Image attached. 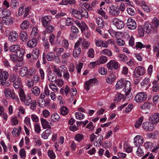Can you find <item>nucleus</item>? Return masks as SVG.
Returning a JSON list of instances; mask_svg holds the SVG:
<instances>
[{
  "instance_id": "f257e3e1",
  "label": "nucleus",
  "mask_w": 159,
  "mask_h": 159,
  "mask_svg": "<svg viewBox=\"0 0 159 159\" xmlns=\"http://www.w3.org/2000/svg\"><path fill=\"white\" fill-rule=\"evenodd\" d=\"M10 79L11 81L13 82L14 87L15 89H18L20 87L21 83V80L17 74H11Z\"/></svg>"
},
{
  "instance_id": "f03ea898",
  "label": "nucleus",
  "mask_w": 159,
  "mask_h": 159,
  "mask_svg": "<svg viewBox=\"0 0 159 159\" xmlns=\"http://www.w3.org/2000/svg\"><path fill=\"white\" fill-rule=\"evenodd\" d=\"M9 75L7 71H4L2 72L0 75V84L2 86H8L10 85V84L6 80L8 79Z\"/></svg>"
},
{
  "instance_id": "7ed1b4c3",
  "label": "nucleus",
  "mask_w": 159,
  "mask_h": 159,
  "mask_svg": "<svg viewBox=\"0 0 159 159\" xmlns=\"http://www.w3.org/2000/svg\"><path fill=\"white\" fill-rule=\"evenodd\" d=\"M30 8L29 7H26L25 5L23 4L21 5L18 10V14L19 16H22L24 13V17H26L28 15Z\"/></svg>"
},
{
  "instance_id": "20e7f679",
  "label": "nucleus",
  "mask_w": 159,
  "mask_h": 159,
  "mask_svg": "<svg viewBox=\"0 0 159 159\" xmlns=\"http://www.w3.org/2000/svg\"><path fill=\"white\" fill-rule=\"evenodd\" d=\"M144 68L141 66L136 67L134 71V76L135 78L138 77L143 75L145 73Z\"/></svg>"
},
{
  "instance_id": "39448f33",
  "label": "nucleus",
  "mask_w": 159,
  "mask_h": 159,
  "mask_svg": "<svg viewBox=\"0 0 159 159\" xmlns=\"http://www.w3.org/2000/svg\"><path fill=\"white\" fill-rule=\"evenodd\" d=\"M147 98V96L145 93L141 92L137 94L135 97V101L138 103L141 102L145 101Z\"/></svg>"
},
{
  "instance_id": "423d86ee",
  "label": "nucleus",
  "mask_w": 159,
  "mask_h": 159,
  "mask_svg": "<svg viewBox=\"0 0 159 159\" xmlns=\"http://www.w3.org/2000/svg\"><path fill=\"white\" fill-rule=\"evenodd\" d=\"M109 13L111 16H117L120 14V10H118V6L112 5L109 7Z\"/></svg>"
},
{
  "instance_id": "0eeeda50",
  "label": "nucleus",
  "mask_w": 159,
  "mask_h": 159,
  "mask_svg": "<svg viewBox=\"0 0 159 159\" xmlns=\"http://www.w3.org/2000/svg\"><path fill=\"white\" fill-rule=\"evenodd\" d=\"M79 43L78 42H76L74 46L73 55V57L75 58H77L80 56L81 52V49L80 47Z\"/></svg>"
},
{
  "instance_id": "6e6552de",
  "label": "nucleus",
  "mask_w": 159,
  "mask_h": 159,
  "mask_svg": "<svg viewBox=\"0 0 159 159\" xmlns=\"http://www.w3.org/2000/svg\"><path fill=\"white\" fill-rule=\"evenodd\" d=\"M142 127L143 129L146 131H152L153 130L154 126L151 122H143L142 125Z\"/></svg>"
},
{
  "instance_id": "1a4fd4ad",
  "label": "nucleus",
  "mask_w": 159,
  "mask_h": 159,
  "mask_svg": "<svg viewBox=\"0 0 159 159\" xmlns=\"http://www.w3.org/2000/svg\"><path fill=\"white\" fill-rule=\"evenodd\" d=\"M112 22L113 24L116 26L118 29H121L124 27L125 24L123 21L117 18H115L113 19Z\"/></svg>"
},
{
  "instance_id": "9d476101",
  "label": "nucleus",
  "mask_w": 159,
  "mask_h": 159,
  "mask_svg": "<svg viewBox=\"0 0 159 159\" xmlns=\"http://www.w3.org/2000/svg\"><path fill=\"white\" fill-rule=\"evenodd\" d=\"M107 67L110 70H117L118 68V62L114 60H111L107 63Z\"/></svg>"
},
{
  "instance_id": "9b49d317",
  "label": "nucleus",
  "mask_w": 159,
  "mask_h": 159,
  "mask_svg": "<svg viewBox=\"0 0 159 159\" xmlns=\"http://www.w3.org/2000/svg\"><path fill=\"white\" fill-rule=\"evenodd\" d=\"M97 81V80L95 78L90 79L86 81L84 86L85 89L87 91L89 90L92 86L95 84Z\"/></svg>"
},
{
  "instance_id": "f8f14e48",
  "label": "nucleus",
  "mask_w": 159,
  "mask_h": 159,
  "mask_svg": "<svg viewBox=\"0 0 159 159\" xmlns=\"http://www.w3.org/2000/svg\"><path fill=\"white\" fill-rule=\"evenodd\" d=\"M149 120L153 124H157L159 122V113H156L152 114L149 117Z\"/></svg>"
},
{
  "instance_id": "ddd939ff",
  "label": "nucleus",
  "mask_w": 159,
  "mask_h": 159,
  "mask_svg": "<svg viewBox=\"0 0 159 159\" xmlns=\"http://www.w3.org/2000/svg\"><path fill=\"white\" fill-rule=\"evenodd\" d=\"M76 42L79 43L80 46L81 43L84 49L88 48L90 45L89 42L84 38H80Z\"/></svg>"
},
{
  "instance_id": "4468645a",
  "label": "nucleus",
  "mask_w": 159,
  "mask_h": 159,
  "mask_svg": "<svg viewBox=\"0 0 159 159\" xmlns=\"http://www.w3.org/2000/svg\"><path fill=\"white\" fill-rule=\"evenodd\" d=\"M126 25L128 28L130 30H134L137 27V25L135 20L131 18L128 19Z\"/></svg>"
},
{
  "instance_id": "2eb2a0df",
  "label": "nucleus",
  "mask_w": 159,
  "mask_h": 159,
  "mask_svg": "<svg viewBox=\"0 0 159 159\" xmlns=\"http://www.w3.org/2000/svg\"><path fill=\"white\" fill-rule=\"evenodd\" d=\"M11 11L7 9L0 8V18H4L9 17L11 15Z\"/></svg>"
},
{
  "instance_id": "dca6fc26",
  "label": "nucleus",
  "mask_w": 159,
  "mask_h": 159,
  "mask_svg": "<svg viewBox=\"0 0 159 159\" xmlns=\"http://www.w3.org/2000/svg\"><path fill=\"white\" fill-rule=\"evenodd\" d=\"M131 84L130 81L126 80L124 85V89L123 91L125 93V95H127L130 92L131 90Z\"/></svg>"
},
{
  "instance_id": "f3484780",
  "label": "nucleus",
  "mask_w": 159,
  "mask_h": 159,
  "mask_svg": "<svg viewBox=\"0 0 159 159\" xmlns=\"http://www.w3.org/2000/svg\"><path fill=\"white\" fill-rule=\"evenodd\" d=\"M52 17L49 16H46L43 17L42 19L43 25L44 27L49 25L52 20Z\"/></svg>"
},
{
  "instance_id": "a211bd4d",
  "label": "nucleus",
  "mask_w": 159,
  "mask_h": 159,
  "mask_svg": "<svg viewBox=\"0 0 159 159\" xmlns=\"http://www.w3.org/2000/svg\"><path fill=\"white\" fill-rule=\"evenodd\" d=\"M18 34L16 31H12L10 33L8 39L11 42H15L18 39Z\"/></svg>"
},
{
  "instance_id": "6ab92c4d",
  "label": "nucleus",
  "mask_w": 159,
  "mask_h": 159,
  "mask_svg": "<svg viewBox=\"0 0 159 159\" xmlns=\"http://www.w3.org/2000/svg\"><path fill=\"white\" fill-rule=\"evenodd\" d=\"M134 143L136 147L142 145L143 143V137L139 135L136 136L134 138Z\"/></svg>"
},
{
  "instance_id": "aec40b11",
  "label": "nucleus",
  "mask_w": 159,
  "mask_h": 159,
  "mask_svg": "<svg viewBox=\"0 0 159 159\" xmlns=\"http://www.w3.org/2000/svg\"><path fill=\"white\" fill-rule=\"evenodd\" d=\"M144 30L147 33L149 34L151 32L153 28L151 24L148 22H146L143 25Z\"/></svg>"
},
{
  "instance_id": "412c9836",
  "label": "nucleus",
  "mask_w": 159,
  "mask_h": 159,
  "mask_svg": "<svg viewBox=\"0 0 159 159\" xmlns=\"http://www.w3.org/2000/svg\"><path fill=\"white\" fill-rule=\"evenodd\" d=\"M37 40L36 39H33L29 41L27 44L28 47L32 48L35 47L37 44Z\"/></svg>"
},
{
  "instance_id": "4be33fe9",
  "label": "nucleus",
  "mask_w": 159,
  "mask_h": 159,
  "mask_svg": "<svg viewBox=\"0 0 159 159\" xmlns=\"http://www.w3.org/2000/svg\"><path fill=\"white\" fill-rule=\"evenodd\" d=\"M60 67L62 69L61 71L63 70V75L64 78L67 80H68L70 78V74L67 70V68L64 65L60 66Z\"/></svg>"
},
{
  "instance_id": "5701e85b",
  "label": "nucleus",
  "mask_w": 159,
  "mask_h": 159,
  "mask_svg": "<svg viewBox=\"0 0 159 159\" xmlns=\"http://www.w3.org/2000/svg\"><path fill=\"white\" fill-rule=\"evenodd\" d=\"M126 80L124 79H121L118 81L116 85V89H119L124 87Z\"/></svg>"
},
{
  "instance_id": "b1692460",
  "label": "nucleus",
  "mask_w": 159,
  "mask_h": 159,
  "mask_svg": "<svg viewBox=\"0 0 159 159\" xmlns=\"http://www.w3.org/2000/svg\"><path fill=\"white\" fill-rule=\"evenodd\" d=\"M46 58L48 61H53L57 58L58 59V62H60L59 58L55 56L54 53L52 52L48 53L46 55Z\"/></svg>"
},
{
  "instance_id": "393cba45",
  "label": "nucleus",
  "mask_w": 159,
  "mask_h": 159,
  "mask_svg": "<svg viewBox=\"0 0 159 159\" xmlns=\"http://www.w3.org/2000/svg\"><path fill=\"white\" fill-rule=\"evenodd\" d=\"M116 78V76L112 74L108 76L106 79V81L107 84H111L115 80Z\"/></svg>"
},
{
  "instance_id": "a878e982",
  "label": "nucleus",
  "mask_w": 159,
  "mask_h": 159,
  "mask_svg": "<svg viewBox=\"0 0 159 159\" xmlns=\"http://www.w3.org/2000/svg\"><path fill=\"white\" fill-rule=\"evenodd\" d=\"M22 102H24L25 105L26 106L29 105L32 101L31 97L29 94H28L27 96L23 99L21 100Z\"/></svg>"
},
{
  "instance_id": "bb28decb",
  "label": "nucleus",
  "mask_w": 159,
  "mask_h": 159,
  "mask_svg": "<svg viewBox=\"0 0 159 159\" xmlns=\"http://www.w3.org/2000/svg\"><path fill=\"white\" fill-rule=\"evenodd\" d=\"M42 127L44 129H51V126L49 124L48 122L43 118L40 119Z\"/></svg>"
},
{
  "instance_id": "cd10ccee",
  "label": "nucleus",
  "mask_w": 159,
  "mask_h": 159,
  "mask_svg": "<svg viewBox=\"0 0 159 159\" xmlns=\"http://www.w3.org/2000/svg\"><path fill=\"white\" fill-rule=\"evenodd\" d=\"M73 15L76 18L79 19H81V16L80 14V11L75 9L71 10V11Z\"/></svg>"
},
{
  "instance_id": "c85d7f7f",
  "label": "nucleus",
  "mask_w": 159,
  "mask_h": 159,
  "mask_svg": "<svg viewBox=\"0 0 159 159\" xmlns=\"http://www.w3.org/2000/svg\"><path fill=\"white\" fill-rule=\"evenodd\" d=\"M27 68L26 66L21 67L19 71V74L22 77L27 76Z\"/></svg>"
},
{
  "instance_id": "c756f323",
  "label": "nucleus",
  "mask_w": 159,
  "mask_h": 159,
  "mask_svg": "<svg viewBox=\"0 0 159 159\" xmlns=\"http://www.w3.org/2000/svg\"><path fill=\"white\" fill-rule=\"evenodd\" d=\"M32 57L34 59H37L39 55V51L38 48H34L32 52Z\"/></svg>"
},
{
  "instance_id": "7c9ffc66",
  "label": "nucleus",
  "mask_w": 159,
  "mask_h": 159,
  "mask_svg": "<svg viewBox=\"0 0 159 159\" xmlns=\"http://www.w3.org/2000/svg\"><path fill=\"white\" fill-rule=\"evenodd\" d=\"M50 91L48 87H45L44 92L41 93L40 96V98H45L46 97L49 96Z\"/></svg>"
},
{
  "instance_id": "2f4dec72",
  "label": "nucleus",
  "mask_w": 159,
  "mask_h": 159,
  "mask_svg": "<svg viewBox=\"0 0 159 159\" xmlns=\"http://www.w3.org/2000/svg\"><path fill=\"white\" fill-rule=\"evenodd\" d=\"M48 76V80L52 82L56 81L57 79V76L55 74L52 73L51 72H49Z\"/></svg>"
},
{
  "instance_id": "473e14b6",
  "label": "nucleus",
  "mask_w": 159,
  "mask_h": 159,
  "mask_svg": "<svg viewBox=\"0 0 159 159\" xmlns=\"http://www.w3.org/2000/svg\"><path fill=\"white\" fill-rule=\"evenodd\" d=\"M20 48V46L18 44L13 45L9 47V50L11 52H16Z\"/></svg>"
},
{
  "instance_id": "72a5a7b5",
  "label": "nucleus",
  "mask_w": 159,
  "mask_h": 159,
  "mask_svg": "<svg viewBox=\"0 0 159 159\" xmlns=\"http://www.w3.org/2000/svg\"><path fill=\"white\" fill-rule=\"evenodd\" d=\"M31 91L32 93L36 96H39L40 93L39 88L36 86L32 88Z\"/></svg>"
},
{
  "instance_id": "f704fd0d",
  "label": "nucleus",
  "mask_w": 159,
  "mask_h": 159,
  "mask_svg": "<svg viewBox=\"0 0 159 159\" xmlns=\"http://www.w3.org/2000/svg\"><path fill=\"white\" fill-rule=\"evenodd\" d=\"M52 130L50 129H47L45 130L42 134V138L44 139H47L48 137L51 134Z\"/></svg>"
},
{
  "instance_id": "c9c22d12",
  "label": "nucleus",
  "mask_w": 159,
  "mask_h": 159,
  "mask_svg": "<svg viewBox=\"0 0 159 159\" xmlns=\"http://www.w3.org/2000/svg\"><path fill=\"white\" fill-rule=\"evenodd\" d=\"M21 130V127L20 126L17 129L16 128L13 129L12 132V134L14 136L17 137L19 136Z\"/></svg>"
},
{
  "instance_id": "e433bc0d",
  "label": "nucleus",
  "mask_w": 159,
  "mask_h": 159,
  "mask_svg": "<svg viewBox=\"0 0 159 159\" xmlns=\"http://www.w3.org/2000/svg\"><path fill=\"white\" fill-rule=\"evenodd\" d=\"M45 27H46V30L43 32V33L44 34H45L47 33H52L54 29V27L53 26L50 25L46 26Z\"/></svg>"
},
{
  "instance_id": "4c0bfd02",
  "label": "nucleus",
  "mask_w": 159,
  "mask_h": 159,
  "mask_svg": "<svg viewBox=\"0 0 159 159\" xmlns=\"http://www.w3.org/2000/svg\"><path fill=\"white\" fill-rule=\"evenodd\" d=\"M23 58H20V60L17 59L14 62L16 63V65L14 67L13 70H15V68L18 67H20L23 64Z\"/></svg>"
},
{
  "instance_id": "58836bf2",
  "label": "nucleus",
  "mask_w": 159,
  "mask_h": 159,
  "mask_svg": "<svg viewBox=\"0 0 159 159\" xmlns=\"http://www.w3.org/2000/svg\"><path fill=\"white\" fill-rule=\"evenodd\" d=\"M60 118V116L57 113H54L51 116V119L53 122H57L58 121Z\"/></svg>"
},
{
  "instance_id": "ea45409f",
  "label": "nucleus",
  "mask_w": 159,
  "mask_h": 159,
  "mask_svg": "<svg viewBox=\"0 0 159 159\" xmlns=\"http://www.w3.org/2000/svg\"><path fill=\"white\" fill-rule=\"evenodd\" d=\"M98 60L99 64H104L107 61V59L106 56H100Z\"/></svg>"
},
{
  "instance_id": "a19ab883",
  "label": "nucleus",
  "mask_w": 159,
  "mask_h": 159,
  "mask_svg": "<svg viewBox=\"0 0 159 159\" xmlns=\"http://www.w3.org/2000/svg\"><path fill=\"white\" fill-rule=\"evenodd\" d=\"M30 25L29 22L27 20H24L20 25V28L22 30L28 29Z\"/></svg>"
},
{
  "instance_id": "79ce46f5",
  "label": "nucleus",
  "mask_w": 159,
  "mask_h": 159,
  "mask_svg": "<svg viewBox=\"0 0 159 159\" xmlns=\"http://www.w3.org/2000/svg\"><path fill=\"white\" fill-rule=\"evenodd\" d=\"M13 21V20L11 18H7L6 17L3 19L2 22L5 25H8Z\"/></svg>"
},
{
  "instance_id": "37998d69",
  "label": "nucleus",
  "mask_w": 159,
  "mask_h": 159,
  "mask_svg": "<svg viewBox=\"0 0 159 159\" xmlns=\"http://www.w3.org/2000/svg\"><path fill=\"white\" fill-rule=\"evenodd\" d=\"M25 52V50L24 49L20 48V50L16 52V55L17 57H20V58H22V57L23 56Z\"/></svg>"
},
{
  "instance_id": "c03bdc74",
  "label": "nucleus",
  "mask_w": 159,
  "mask_h": 159,
  "mask_svg": "<svg viewBox=\"0 0 159 159\" xmlns=\"http://www.w3.org/2000/svg\"><path fill=\"white\" fill-rule=\"evenodd\" d=\"M101 53L104 55H107L109 57L112 56V53L110 49H105L102 50Z\"/></svg>"
},
{
  "instance_id": "a18cd8bd",
  "label": "nucleus",
  "mask_w": 159,
  "mask_h": 159,
  "mask_svg": "<svg viewBox=\"0 0 159 159\" xmlns=\"http://www.w3.org/2000/svg\"><path fill=\"white\" fill-rule=\"evenodd\" d=\"M140 4L142 8L145 11L148 12L150 11V7L146 5L144 1H142Z\"/></svg>"
},
{
  "instance_id": "49530a36",
  "label": "nucleus",
  "mask_w": 159,
  "mask_h": 159,
  "mask_svg": "<svg viewBox=\"0 0 159 159\" xmlns=\"http://www.w3.org/2000/svg\"><path fill=\"white\" fill-rule=\"evenodd\" d=\"M118 57L119 59L122 62H125L128 60V57L124 54H118Z\"/></svg>"
},
{
  "instance_id": "de8ad7c7",
  "label": "nucleus",
  "mask_w": 159,
  "mask_h": 159,
  "mask_svg": "<svg viewBox=\"0 0 159 159\" xmlns=\"http://www.w3.org/2000/svg\"><path fill=\"white\" fill-rule=\"evenodd\" d=\"M151 107V104L148 102H145L141 105L140 108L142 110L149 109Z\"/></svg>"
},
{
  "instance_id": "09e8293b",
  "label": "nucleus",
  "mask_w": 159,
  "mask_h": 159,
  "mask_svg": "<svg viewBox=\"0 0 159 159\" xmlns=\"http://www.w3.org/2000/svg\"><path fill=\"white\" fill-rule=\"evenodd\" d=\"M36 72V70L34 68H31L29 69L27 68V76L28 77H30L33 75L35 74Z\"/></svg>"
},
{
  "instance_id": "8fccbe9b",
  "label": "nucleus",
  "mask_w": 159,
  "mask_h": 159,
  "mask_svg": "<svg viewBox=\"0 0 159 159\" xmlns=\"http://www.w3.org/2000/svg\"><path fill=\"white\" fill-rule=\"evenodd\" d=\"M97 23L98 26L101 28H102L104 25V22L103 20L101 18L98 17L96 19Z\"/></svg>"
},
{
  "instance_id": "3c124183",
  "label": "nucleus",
  "mask_w": 159,
  "mask_h": 159,
  "mask_svg": "<svg viewBox=\"0 0 159 159\" xmlns=\"http://www.w3.org/2000/svg\"><path fill=\"white\" fill-rule=\"evenodd\" d=\"M20 37L21 39L23 41H25L27 39V35L26 32L24 31L21 32L20 34Z\"/></svg>"
},
{
  "instance_id": "603ef678",
  "label": "nucleus",
  "mask_w": 159,
  "mask_h": 159,
  "mask_svg": "<svg viewBox=\"0 0 159 159\" xmlns=\"http://www.w3.org/2000/svg\"><path fill=\"white\" fill-rule=\"evenodd\" d=\"M80 11L81 16V19L82 17L85 18H87L88 17V13L84 8L81 9Z\"/></svg>"
},
{
  "instance_id": "864d4df0",
  "label": "nucleus",
  "mask_w": 159,
  "mask_h": 159,
  "mask_svg": "<svg viewBox=\"0 0 159 159\" xmlns=\"http://www.w3.org/2000/svg\"><path fill=\"white\" fill-rule=\"evenodd\" d=\"M153 86L152 87V91L155 92L159 90V84L157 81H155L153 82Z\"/></svg>"
},
{
  "instance_id": "5fc2aeb1",
  "label": "nucleus",
  "mask_w": 159,
  "mask_h": 159,
  "mask_svg": "<svg viewBox=\"0 0 159 159\" xmlns=\"http://www.w3.org/2000/svg\"><path fill=\"white\" fill-rule=\"evenodd\" d=\"M84 138V136L82 134H78L75 135L74 137V139L75 140L80 143L83 140Z\"/></svg>"
},
{
  "instance_id": "6e6d98bb",
  "label": "nucleus",
  "mask_w": 159,
  "mask_h": 159,
  "mask_svg": "<svg viewBox=\"0 0 159 159\" xmlns=\"http://www.w3.org/2000/svg\"><path fill=\"white\" fill-rule=\"evenodd\" d=\"M19 96L21 101L23 100L26 96L24 90L22 89H19Z\"/></svg>"
},
{
  "instance_id": "4d7b16f0",
  "label": "nucleus",
  "mask_w": 159,
  "mask_h": 159,
  "mask_svg": "<svg viewBox=\"0 0 159 159\" xmlns=\"http://www.w3.org/2000/svg\"><path fill=\"white\" fill-rule=\"evenodd\" d=\"M31 80L35 84H37L40 81L39 75H34Z\"/></svg>"
},
{
  "instance_id": "13d9d810",
  "label": "nucleus",
  "mask_w": 159,
  "mask_h": 159,
  "mask_svg": "<svg viewBox=\"0 0 159 159\" xmlns=\"http://www.w3.org/2000/svg\"><path fill=\"white\" fill-rule=\"evenodd\" d=\"M75 116L76 119L79 120L83 119L85 116L84 114H82L80 112H76L75 114Z\"/></svg>"
},
{
  "instance_id": "bf43d9fd",
  "label": "nucleus",
  "mask_w": 159,
  "mask_h": 159,
  "mask_svg": "<svg viewBox=\"0 0 159 159\" xmlns=\"http://www.w3.org/2000/svg\"><path fill=\"white\" fill-rule=\"evenodd\" d=\"M53 71L58 77H61L62 76V75L60 70L58 68L56 67V66H54L53 68Z\"/></svg>"
},
{
  "instance_id": "052dcab7",
  "label": "nucleus",
  "mask_w": 159,
  "mask_h": 159,
  "mask_svg": "<svg viewBox=\"0 0 159 159\" xmlns=\"http://www.w3.org/2000/svg\"><path fill=\"white\" fill-rule=\"evenodd\" d=\"M124 97V95L121 93H118L115 97V101L117 102L120 101Z\"/></svg>"
},
{
  "instance_id": "680f3d73",
  "label": "nucleus",
  "mask_w": 159,
  "mask_h": 159,
  "mask_svg": "<svg viewBox=\"0 0 159 159\" xmlns=\"http://www.w3.org/2000/svg\"><path fill=\"white\" fill-rule=\"evenodd\" d=\"M94 51L93 49V48H90L88 51V56L90 58H93L94 57Z\"/></svg>"
},
{
  "instance_id": "e2e57ef3",
  "label": "nucleus",
  "mask_w": 159,
  "mask_h": 159,
  "mask_svg": "<svg viewBox=\"0 0 159 159\" xmlns=\"http://www.w3.org/2000/svg\"><path fill=\"white\" fill-rule=\"evenodd\" d=\"M143 120V116L140 117L139 120L136 121L135 125V127L137 128L141 126Z\"/></svg>"
},
{
  "instance_id": "0e129e2a",
  "label": "nucleus",
  "mask_w": 159,
  "mask_h": 159,
  "mask_svg": "<svg viewBox=\"0 0 159 159\" xmlns=\"http://www.w3.org/2000/svg\"><path fill=\"white\" fill-rule=\"evenodd\" d=\"M142 26H140L139 27L138 32L139 35L140 37H143L144 36V32Z\"/></svg>"
},
{
  "instance_id": "69168bd1",
  "label": "nucleus",
  "mask_w": 159,
  "mask_h": 159,
  "mask_svg": "<svg viewBox=\"0 0 159 159\" xmlns=\"http://www.w3.org/2000/svg\"><path fill=\"white\" fill-rule=\"evenodd\" d=\"M49 86L50 89L54 92H58L59 91V89L54 84H49Z\"/></svg>"
},
{
  "instance_id": "338daca9",
  "label": "nucleus",
  "mask_w": 159,
  "mask_h": 159,
  "mask_svg": "<svg viewBox=\"0 0 159 159\" xmlns=\"http://www.w3.org/2000/svg\"><path fill=\"white\" fill-rule=\"evenodd\" d=\"M152 24L155 28H157L159 25V21L157 17L153 18L152 20Z\"/></svg>"
},
{
  "instance_id": "774afa93",
  "label": "nucleus",
  "mask_w": 159,
  "mask_h": 159,
  "mask_svg": "<svg viewBox=\"0 0 159 159\" xmlns=\"http://www.w3.org/2000/svg\"><path fill=\"white\" fill-rule=\"evenodd\" d=\"M68 110L67 108L65 107H62L61 109V113L62 115H64L68 113Z\"/></svg>"
}]
</instances>
